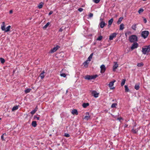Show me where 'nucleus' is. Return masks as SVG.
Wrapping results in <instances>:
<instances>
[{"instance_id": "34", "label": "nucleus", "mask_w": 150, "mask_h": 150, "mask_svg": "<svg viewBox=\"0 0 150 150\" xmlns=\"http://www.w3.org/2000/svg\"><path fill=\"white\" fill-rule=\"evenodd\" d=\"M117 105V104L116 103H113L111 107L112 108H116V106Z\"/></svg>"}, {"instance_id": "32", "label": "nucleus", "mask_w": 150, "mask_h": 150, "mask_svg": "<svg viewBox=\"0 0 150 150\" xmlns=\"http://www.w3.org/2000/svg\"><path fill=\"white\" fill-rule=\"evenodd\" d=\"M1 62L2 64H4L5 62V60L3 58L1 57L0 58Z\"/></svg>"}, {"instance_id": "30", "label": "nucleus", "mask_w": 150, "mask_h": 150, "mask_svg": "<svg viewBox=\"0 0 150 150\" xmlns=\"http://www.w3.org/2000/svg\"><path fill=\"white\" fill-rule=\"evenodd\" d=\"M93 54V53H92L91 54H90V56L88 57V60H89L90 61L91 60V59L92 58Z\"/></svg>"}, {"instance_id": "50", "label": "nucleus", "mask_w": 150, "mask_h": 150, "mask_svg": "<svg viewBox=\"0 0 150 150\" xmlns=\"http://www.w3.org/2000/svg\"><path fill=\"white\" fill-rule=\"evenodd\" d=\"M13 13V11L12 10H10L9 11V13L11 14L12 13Z\"/></svg>"}, {"instance_id": "23", "label": "nucleus", "mask_w": 150, "mask_h": 150, "mask_svg": "<svg viewBox=\"0 0 150 150\" xmlns=\"http://www.w3.org/2000/svg\"><path fill=\"white\" fill-rule=\"evenodd\" d=\"M50 24V22H47V24L43 27V28L44 29H45Z\"/></svg>"}, {"instance_id": "15", "label": "nucleus", "mask_w": 150, "mask_h": 150, "mask_svg": "<svg viewBox=\"0 0 150 150\" xmlns=\"http://www.w3.org/2000/svg\"><path fill=\"white\" fill-rule=\"evenodd\" d=\"M38 109V107L37 106L34 110H33L30 112V113L32 115L34 114L35 113V112L37 111Z\"/></svg>"}, {"instance_id": "11", "label": "nucleus", "mask_w": 150, "mask_h": 150, "mask_svg": "<svg viewBox=\"0 0 150 150\" xmlns=\"http://www.w3.org/2000/svg\"><path fill=\"white\" fill-rule=\"evenodd\" d=\"M100 68L101 69L100 73L101 74L104 73L106 70L105 66L104 65L102 64L100 66Z\"/></svg>"}, {"instance_id": "40", "label": "nucleus", "mask_w": 150, "mask_h": 150, "mask_svg": "<svg viewBox=\"0 0 150 150\" xmlns=\"http://www.w3.org/2000/svg\"><path fill=\"white\" fill-rule=\"evenodd\" d=\"M60 76H62V77H65L66 76V75L65 73H62V74H60Z\"/></svg>"}, {"instance_id": "18", "label": "nucleus", "mask_w": 150, "mask_h": 150, "mask_svg": "<svg viewBox=\"0 0 150 150\" xmlns=\"http://www.w3.org/2000/svg\"><path fill=\"white\" fill-rule=\"evenodd\" d=\"M44 4V3L42 2H40V3L39 4V5L38 6V7L40 9L42 8L43 6V5Z\"/></svg>"}, {"instance_id": "6", "label": "nucleus", "mask_w": 150, "mask_h": 150, "mask_svg": "<svg viewBox=\"0 0 150 150\" xmlns=\"http://www.w3.org/2000/svg\"><path fill=\"white\" fill-rule=\"evenodd\" d=\"M100 20L101 21L99 24L100 27L101 28H103L107 25V23H105V22L103 21V19L100 18Z\"/></svg>"}, {"instance_id": "46", "label": "nucleus", "mask_w": 150, "mask_h": 150, "mask_svg": "<svg viewBox=\"0 0 150 150\" xmlns=\"http://www.w3.org/2000/svg\"><path fill=\"white\" fill-rule=\"evenodd\" d=\"M143 21L144 23H146L147 22V20L145 18H143Z\"/></svg>"}, {"instance_id": "31", "label": "nucleus", "mask_w": 150, "mask_h": 150, "mask_svg": "<svg viewBox=\"0 0 150 150\" xmlns=\"http://www.w3.org/2000/svg\"><path fill=\"white\" fill-rule=\"evenodd\" d=\"M31 89L30 88H27L25 90V92L26 93H29L30 91L31 90Z\"/></svg>"}, {"instance_id": "1", "label": "nucleus", "mask_w": 150, "mask_h": 150, "mask_svg": "<svg viewBox=\"0 0 150 150\" xmlns=\"http://www.w3.org/2000/svg\"><path fill=\"white\" fill-rule=\"evenodd\" d=\"M150 51V45L148 46H146L144 47H143L142 48V53L145 54L147 53H149Z\"/></svg>"}, {"instance_id": "36", "label": "nucleus", "mask_w": 150, "mask_h": 150, "mask_svg": "<svg viewBox=\"0 0 150 150\" xmlns=\"http://www.w3.org/2000/svg\"><path fill=\"white\" fill-rule=\"evenodd\" d=\"M103 37L101 35L99 36L97 39V40L98 41H100L102 39Z\"/></svg>"}, {"instance_id": "48", "label": "nucleus", "mask_w": 150, "mask_h": 150, "mask_svg": "<svg viewBox=\"0 0 150 150\" xmlns=\"http://www.w3.org/2000/svg\"><path fill=\"white\" fill-rule=\"evenodd\" d=\"M53 13V11H51L48 14L49 15H50Z\"/></svg>"}, {"instance_id": "49", "label": "nucleus", "mask_w": 150, "mask_h": 150, "mask_svg": "<svg viewBox=\"0 0 150 150\" xmlns=\"http://www.w3.org/2000/svg\"><path fill=\"white\" fill-rule=\"evenodd\" d=\"M128 126V125H127L126 124H125V126H124V127L125 128H126V127H127Z\"/></svg>"}, {"instance_id": "7", "label": "nucleus", "mask_w": 150, "mask_h": 150, "mask_svg": "<svg viewBox=\"0 0 150 150\" xmlns=\"http://www.w3.org/2000/svg\"><path fill=\"white\" fill-rule=\"evenodd\" d=\"M60 48V46L57 45L56 47H54L53 48L51 49L49 53H53L56 52L58 48Z\"/></svg>"}, {"instance_id": "17", "label": "nucleus", "mask_w": 150, "mask_h": 150, "mask_svg": "<svg viewBox=\"0 0 150 150\" xmlns=\"http://www.w3.org/2000/svg\"><path fill=\"white\" fill-rule=\"evenodd\" d=\"M139 84H140V83H138L137 84H136L135 85V86H134V88L136 90H138L139 89V88H140Z\"/></svg>"}, {"instance_id": "21", "label": "nucleus", "mask_w": 150, "mask_h": 150, "mask_svg": "<svg viewBox=\"0 0 150 150\" xmlns=\"http://www.w3.org/2000/svg\"><path fill=\"white\" fill-rule=\"evenodd\" d=\"M37 125V122L36 121H33L32 123V126L35 127Z\"/></svg>"}, {"instance_id": "4", "label": "nucleus", "mask_w": 150, "mask_h": 150, "mask_svg": "<svg viewBox=\"0 0 150 150\" xmlns=\"http://www.w3.org/2000/svg\"><path fill=\"white\" fill-rule=\"evenodd\" d=\"M98 76V75L97 74L93 75H87L84 77L85 79L88 80H91L92 79H94Z\"/></svg>"}, {"instance_id": "22", "label": "nucleus", "mask_w": 150, "mask_h": 150, "mask_svg": "<svg viewBox=\"0 0 150 150\" xmlns=\"http://www.w3.org/2000/svg\"><path fill=\"white\" fill-rule=\"evenodd\" d=\"M6 134L5 133L3 134V135H2V136H1V139L3 140H5L4 138H6Z\"/></svg>"}, {"instance_id": "53", "label": "nucleus", "mask_w": 150, "mask_h": 150, "mask_svg": "<svg viewBox=\"0 0 150 150\" xmlns=\"http://www.w3.org/2000/svg\"><path fill=\"white\" fill-rule=\"evenodd\" d=\"M116 81L114 80V79H113V81H112V82H113V83H114V82H115Z\"/></svg>"}, {"instance_id": "27", "label": "nucleus", "mask_w": 150, "mask_h": 150, "mask_svg": "<svg viewBox=\"0 0 150 150\" xmlns=\"http://www.w3.org/2000/svg\"><path fill=\"white\" fill-rule=\"evenodd\" d=\"M144 65L143 63L142 62L140 63H138L137 66L138 67H142L144 66Z\"/></svg>"}, {"instance_id": "3", "label": "nucleus", "mask_w": 150, "mask_h": 150, "mask_svg": "<svg viewBox=\"0 0 150 150\" xmlns=\"http://www.w3.org/2000/svg\"><path fill=\"white\" fill-rule=\"evenodd\" d=\"M2 25H3V26H1V29L2 30L4 31L5 32H7L10 30V29L11 28V26L10 25L8 26L5 28V25L4 22H2Z\"/></svg>"}, {"instance_id": "44", "label": "nucleus", "mask_w": 150, "mask_h": 150, "mask_svg": "<svg viewBox=\"0 0 150 150\" xmlns=\"http://www.w3.org/2000/svg\"><path fill=\"white\" fill-rule=\"evenodd\" d=\"M83 9L81 8H79L78 9V11L79 12H81L83 10Z\"/></svg>"}, {"instance_id": "42", "label": "nucleus", "mask_w": 150, "mask_h": 150, "mask_svg": "<svg viewBox=\"0 0 150 150\" xmlns=\"http://www.w3.org/2000/svg\"><path fill=\"white\" fill-rule=\"evenodd\" d=\"M117 119L119 121H120L121 120H124L123 118L122 117H118L117 118Z\"/></svg>"}, {"instance_id": "54", "label": "nucleus", "mask_w": 150, "mask_h": 150, "mask_svg": "<svg viewBox=\"0 0 150 150\" xmlns=\"http://www.w3.org/2000/svg\"><path fill=\"white\" fill-rule=\"evenodd\" d=\"M111 25H109V24H108V28H109L111 26Z\"/></svg>"}, {"instance_id": "55", "label": "nucleus", "mask_w": 150, "mask_h": 150, "mask_svg": "<svg viewBox=\"0 0 150 150\" xmlns=\"http://www.w3.org/2000/svg\"><path fill=\"white\" fill-rule=\"evenodd\" d=\"M143 0L144 1H146V0Z\"/></svg>"}, {"instance_id": "28", "label": "nucleus", "mask_w": 150, "mask_h": 150, "mask_svg": "<svg viewBox=\"0 0 150 150\" xmlns=\"http://www.w3.org/2000/svg\"><path fill=\"white\" fill-rule=\"evenodd\" d=\"M126 81V79H123L122 80L121 85V86H123L125 84V82Z\"/></svg>"}, {"instance_id": "47", "label": "nucleus", "mask_w": 150, "mask_h": 150, "mask_svg": "<svg viewBox=\"0 0 150 150\" xmlns=\"http://www.w3.org/2000/svg\"><path fill=\"white\" fill-rule=\"evenodd\" d=\"M63 30V29L62 28V27L60 28L59 30V32H62Z\"/></svg>"}, {"instance_id": "33", "label": "nucleus", "mask_w": 150, "mask_h": 150, "mask_svg": "<svg viewBox=\"0 0 150 150\" xmlns=\"http://www.w3.org/2000/svg\"><path fill=\"white\" fill-rule=\"evenodd\" d=\"M114 85V83L112 81H111L109 84L108 85L109 87H111Z\"/></svg>"}, {"instance_id": "8", "label": "nucleus", "mask_w": 150, "mask_h": 150, "mask_svg": "<svg viewBox=\"0 0 150 150\" xmlns=\"http://www.w3.org/2000/svg\"><path fill=\"white\" fill-rule=\"evenodd\" d=\"M117 34L118 33H114L111 34L109 36V40H112L114 38L116 37V35H117Z\"/></svg>"}, {"instance_id": "10", "label": "nucleus", "mask_w": 150, "mask_h": 150, "mask_svg": "<svg viewBox=\"0 0 150 150\" xmlns=\"http://www.w3.org/2000/svg\"><path fill=\"white\" fill-rule=\"evenodd\" d=\"M91 94L92 96L95 98H97L98 96L99 93H98L95 90L91 91Z\"/></svg>"}, {"instance_id": "26", "label": "nucleus", "mask_w": 150, "mask_h": 150, "mask_svg": "<svg viewBox=\"0 0 150 150\" xmlns=\"http://www.w3.org/2000/svg\"><path fill=\"white\" fill-rule=\"evenodd\" d=\"M124 25L123 23H122L120 25V30H122L124 28Z\"/></svg>"}, {"instance_id": "20", "label": "nucleus", "mask_w": 150, "mask_h": 150, "mask_svg": "<svg viewBox=\"0 0 150 150\" xmlns=\"http://www.w3.org/2000/svg\"><path fill=\"white\" fill-rule=\"evenodd\" d=\"M123 18V17H121L119 18L118 21L117 22V23L118 24H119L121 23V21Z\"/></svg>"}, {"instance_id": "52", "label": "nucleus", "mask_w": 150, "mask_h": 150, "mask_svg": "<svg viewBox=\"0 0 150 150\" xmlns=\"http://www.w3.org/2000/svg\"><path fill=\"white\" fill-rule=\"evenodd\" d=\"M132 131H136V130H134V128H133L132 129Z\"/></svg>"}, {"instance_id": "41", "label": "nucleus", "mask_w": 150, "mask_h": 150, "mask_svg": "<svg viewBox=\"0 0 150 150\" xmlns=\"http://www.w3.org/2000/svg\"><path fill=\"white\" fill-rule=\"evenodd\" d=\"M64 136L66 137H69L70 136V135L69 134L66 133L64 134Z\"/></svg>"}, {"instance_id": "29", "label": "nucleus", "mask_w": 150, "mask_h": 150, "mask_svg": "<svg viewBox=\"0 0 150 150\" xmlns=\"http://www.w3.org/2000/svg\"><path fill=\"white\" fill-rule=\"evenodd\" d=\"M113 18H111L108 21V24L109 25H111L113 22Z\"/></svg>"}, {"instance_id": "9", "label": "nucleus", "mask_w": 150, "mask_h": 150, "mask_svg": "<svg viewBox=\"0 0 150 150\" xmlns=\"http://www.w3.org/2000/svg\"><path fill=\"white\" fill-rule=\"evenodd\" d=\"M138 44L137 42H134L131 47V50H132L134 49L137 48L138 47Z\"/></svg>"}, {"instance_id": "38", "label": "nucleus", "mask_w": 150, "mask_h": 150, "mask_svg": "<svg viewBox=\"0 0 150 150\" xmlns=\"http://www.w3.org/2000/svg\"><path fill=\"white\" fill-rule=\"evenodd\" d=\"M144 10L143 9L141 8L139 9L138 11V13L140 14L142 12L144 11Z\"/></svg>"}, {"instance_id": "57", "label": "nucleus", "mask_w": 150, "mask_h": 150, "mask_svg": "<svg viewBox=\"0 0 150 150\" xmlns=\"http://www.w3.org/2000/svg\"><path fill=\"white\" fill-rule=\"evenodd\" d=\"M68 92V90H67V91H66V92L67 93Z\"/></svg>"}, {"instance_id": "56", "label": "nucleus", "mask_w": 150, "mask_h": 150, "mask_svg": "<svg viewBox=\"0 0 150 150\" xmlns=\"http://www.w3.org/2000/svg\"><path fill=\"white\" fill-rule=\"evenodd\" d=\"M95 44H96V43H95H95H94V45H95Z\"/></svg>"}, {"instance_id": "43", "label": "nucleus", "mask_w": 150, "mask_h": 150, "mask_svg": "<svg viewBox=\"0 0 150 150\" xmlns=\"http://www.w3.org/2000/svg\"><path fill=\"white\" fill-rule=\"evenodd\" d=\"M37 118V120H39L40 119V117H37V116L35 115L34 116V119Z\"/></svg>"}, {"instance_id": "5", "label": "nucleus", "mask_w": 150, "mask_h": 150, "mask_svg": "<svg viewBox=\"0 0 150 150\" xmlns=\"http://www.w3.org/2000/svg\"><path fill=\"white\" fill-rule=\"evenodd\" d=\"M149 34V32L148 31L144 30L142 32L141 35L142 37L145 39L147 37Z\"/></svg>"}, {"instance_id": "51", "label": "nucleus", "mask_w": 150, "mask_h": 150, "mask_svg": "<svg viewBox=\"0 0 150 150\" xmlns=\"http://www.w3.org/2000/svg\"><path fill=\"white\" fill-rule=\"evenodd\" d=\"M110 88L111 89H114L115 88V87H113L112 88H111V87H110Z\"/></svg>"}, {"instance_id": "14", "label": "nucleus", "mask_w": 150, "mask_h": 150, "mask_svg": "<svg viewBox=\"0 0 150 150\" xmlns=\"http://www.w3.org/2000/svg\"><path fill=\"white\" fill-rule=\"evenodd\" d=\"M71 113L73 115H78V112L77 110L76 109H74L72 110Z\"/></svg>"}, {"instance_id": "25", "label": "nucleus", "mask_w": 150, "mask_h": 150, "mask_svg": "<svg viewBox=\"0 0 150 150\" xmlns=\"http://www.w3.org/2000/svg\"><path fill=\"white\" fill-rule=\"evenodd\" d=\"M125 92H129V90L127 85H125Z\"/></svg>"}, {"instance_id": "45", "label": "nucleus", "mask_w": 150, "mask_h": 150, "mask_svg": "<svg viewBox=\"0 0 150 150\" xmlns=\"http://www.w3.org/2000/svg\"><path fill=\"white\" fill-rule=\"evenodd\" d=\"M93 16V14L91 13H90L88 15L89 17L90 18H91V17H92Z\"/></svg>"}, {"instance_id": "39", "label": "nucleus", "mask_w": 150, "mask_h": 150, "mask_svg": "<svg viewBox=\"0 0 150 150\" xmlns=\"http://www.w3.org/2000/svg\"><path fill=\"white\" fill-rule=\"evenodd\" d=\"M93 1L96 4L98 3L100 0H93Z\"/></svg>"}, {"instance_id": "13", "label": "nucleus", "mask_w": 150, "mask_h": 150, "mask_svg": "<svg viewBox=\"0 0 150 150\" xmlns=\"http://www.w3.org/2000/svg\"><path fill=\"white\" fill-rule=\"evenodd\" d=\"M86 115L84 117V119L88 120L90 119V116L89 115V113L88 112H86Z\"/></svg>"}, {"instance_id": "12", "label": "nucleus", "mask_w": 150, "mask_h": 150, "mask_svg": "<svg viewBox=\"0 0 150 150\" xmlns=\"http://www.w3.org/2000/svg\"><path fill=\"white\" fill-rule=\"evenodd\" d=\"M114 65L113 67V71H115L116 70V69L118 67V64H117V62H114Z\"/></svg>"}, {"instance_id": "16", "label": "nucleus", "mask_w": 150, "mask_h": 150, "mask_svg": "<svg viewBox=\"0 0 150 150\" xmlns=\"http://www.w3.org/2000/svg\"><path fill=\"white\" fill-rule=\"evenodd\" d=\"M45 73V71L44 70L42 71V72L40 74V77L41 79H43L45 76L44 74Z\"/></svg>"}, {"instance_id": "37", "label": "nucleus", "mask_w": 150, "mask_h": 150, "mask_svg": "<svg viewBox=\"0 0 150 150\" xmlns=\"http://www.w3.org/2000/svg\"><path fill=\"white\" fill-rule=\"evenodd\" d=\"M136 24L133 25L132 26V28L134 30H136Z\"/></svg>"}, {"instance_id": "24", "label": "nucleus", "mask_w": 150, "mask_h": 150, "mask_svg": "<svg viewBox=\"0 0 150 150\" xmlns=\"http://www.w3.org/2000/svg\"><path fill=\"white\" fill-rule=\"evenodd\" d=\"M19 105H16L14 106L12 108V111H13L17 110L18 108Z\"/></svg>"}, {"instance_id": "2", "label": "nucleus", "mask_w": 150, "mask_h": 150, "mask_svg": "<svg viewBox=\"0 0 150 150\" xmlns=\"http://www.w3.org/2000/svg\"><path fill=\"white\" fill-rule=\"evenodd\" d=\"M129 40L131 42H136L137 41V37L135 35H132L129 36Z\"/></svg>"}, {"instance_id": "35", "label": "nucleus", "mask_w": 150, "mask_h": 150, "mask_svg": "<svg viewBox=\"0 0 150 150\" xmlns=\"http://www.w3.org/2000/svg\"><path fill=\"white\" fill-rule=\"evenodd\" d=\"M89 61L88 59L86 60L83 63V64L84 65V66H85L86 65H87L89 63L88 61Z\"/></svg>"}, {"instance_id": "19", "label": "nucleus", "mask_w": 150, "mask_h": 150, "mask_svg": "<svg viewBox=\"0 0 150 150\" xmlns=\"http://www.w3.org/2000/svg\"><path fill=\"white\" fill-rule=\"evenodd\" d=\"M89 104L88 103H83L82 104V106L84 108H86L87 106H88Z\"/></svg>"}]
</instances>
